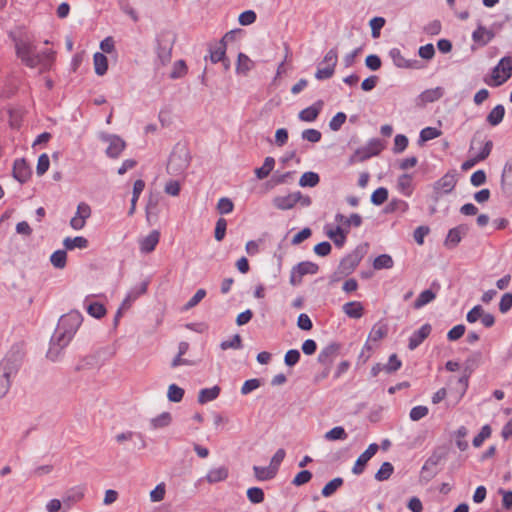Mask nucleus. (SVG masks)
Masks as SVG:
<instances>
[{
	"instance_id": "51",
	"label": "nucleus",
	"mask_w": 512,
	"mask_h": 512,
	"mask_svg": "<svg viewBox=\"0 0 512 512\" xmlns=\"http://www.w3.org/2000/svg\"><path fill=\"white\" fill-rule=\"evenodd\" d=\"M184 393V389L176 384H171L168 387L167 397L169 401L178 403L183 399Z\"/></svg>"
},
{
	"instance_id": "19",
	"label": "nucleus",
	"mask_w": 512,
	"mask_h": 512,
	"mask_svg": "<svg viewBox=\"0 0 512 512\" xmlns=\"http://www.w3.org/2000/svg\"><path fill=\"white\" fill-rule=\"evenodd\" d=\"M32 175L31 167L24 158L16 159L13 165V177L20 183H25Z\"/></svg>"
},
{
	"instance_id": "59",
	"label": "nucleus",
	"mask_w": 512,
	"mask_h": 512,
	"mask_svg": "<svg viewBox=\"0 0 512 512\" xmlns=\"http://www.w3.org/2000/svg\"><path fill=\"white\" fill-rule=\"evenodd\" d=\"M491 435V427L484 425L480 432L473 438L472 444L474 447H480L483 442Z\"/></svg>"
},
{
	"instance_id": "32",
	"label": "nucleus",
	"mask_w": 512,
	"mask_h": 512,
	"mask_svg": "<svg viewBox=\"0 0 512 512\" xmlns=\"http://www.w3.org/2000/svg\"><path fill=\"white\" fill-rule=\"evenodd\" d=\"M477 143L481 144L482 146L476 157L479 161H483L490 155L493 148V142L491 140H486L485 142L478 141L475 137L471 142L470 151L475 148Z\"/></svg>"
},
{
	"instance_id": "33",
	"label": "nucleus",
	"mask_w": 512,
	"mask_h": 512,
	"mask_svg": "<svg viewBox=\"0 0 512 512\" xmlns=\"http://www.w3.org/2000/svg\"><path fill=\"white\" fill-rule=\"evenodd\" d=\"M504 115V106L502 104H498L489 112L486 117V121L492 126H497L502 122Z\"/></svg>"
},
{
	"instance_id": "28",
	"label": "nucleus",
	"mask_w": 512,
	"mask_h": 512,
	"mask_svg": "<svg viewBox=\"0 0 512 512\" xmlns=\"http://www.w3.org/2000/svg\"><path fill=\"white\" fill-rule=\"evenodd\" d=\"M343 312L349 317L353 319H359L363 316L364 307L361 302L351 301L347 302L342 307Z\"/></svg>"
},
{
	"instance_id": "15",
	"label": "nucleus",
	"mask_w": 512,
	"mask_h": 512,
	"mask_svg": "<svg viewBox=\"0 0 512 512\" xmlns=\"http://www.w3.org/2000/svg\"><path fill=\"white\" fill-rule=\"evenodd\" d=\"M468 227L464 224H460L448 231L445 238L444 245L448 249H454L462 240V236L466 235Z\"/></svg>"
},
{
	"instance_id": "44",
	"label": "nucleus",
	"mask_w": 512,
	"mask_h": 512,
	"mask_svg": "<svg viewBox=\"0 0 512 512\" xmlns=\"http://www.w3.org/2000/svg\"><path fill=\"white\" fill-rule=\"evenodd\" d=\"M343 483L344 480L341 477L332 479L322 488V496L326 498L332 496L337 491V489L343 485Z\"/></svg>"
},
{
	"instance_id": "54",
	"label": "nucleus",
	"mask_w": 512,
	"mask_h": 512,
	"mask_svg": "<svg viewBox=\"0 0 512 512\" xmlns=\"http://www.w3.org/2000/svg\"><path fill=\"white\" fill-rule=\"evenodd\" d=\"M371 157H373L372 153H370L365 146L360 147L351 155L349 163L363 162Z\"/></svg>"
},
{
	"instance_id": "35",
	"label": "nucleus",
	"mask_w": 512,
	"mask_h": 512,
	"mask_svg": "<svg viewBox=\"0 0 512 512\" xmlns=\"http://www.w3.org/2000/svg\"><path fill=\"white\" fill-rule=\"evenodd\" d=\"M275 166V159L271 156L265 158L261 167L255 169V175L258 179L262 180L269 176Z\"/></svg>"
},
{
	"instance_id": "61",
	"label": "nucleus",
	"mask_w": 512,
	"mask_h": 512,
	"mask_svg": "<svg viewBox=\"0 0 512 512\" xmlns=\"http://www.w3.org/2000/svg\"><path fill=\"white\" fill-rule=\"evenodd\" d=\"M347 116L344 112L336 113L329 122V128L332 131H338L345 123Z\"/></svg>"
},
{
	"instance_id": "57",
	"label": "nucleus",
	"mask_w": 512,
	"mask_h": 512,
	"mask_svg": "<svg viewBox=\"0 0 512 512\" xmlns=\"http://www.w3.org/2000/svg\"><path fill=\"white\" fill-rule=\"evenodd\" d=\"M386 20L383 17H374L370 20L369 25L371 27V35L373 38L380 36V31L384 27Z\"/></svg>"
},
{
	"instance_id": "26",
	"label": "nucleus",
	"mask_w": 512,
	"mask_h": 512,
	"mask_svg": "<svg viewBox=\"0 0 512 512\" xmlns=\"http://www.w3.org/2000/svg\"><path fill=\"white\" fill-rule=\"evenodd\" d=\"M322 105L323 102L319 100L315 104L301 110L298 114L299 119L304 122L315 121L321 111Z\"/></svg>"
},
{
	"instance_id": "11",
	"label": "nucleus",
	"mask_w": 512,
	"mask_h": 512,
	"mask_svg": "<svg viewBox=\"0 0 512 512\" xmlns=\"http://www.w3.org/2000/svg\"><path fill=\"white\" fill-rule=\"evenodd\" d=\"M457 181L456 170H450L433 183V189L448 195L455 189Z\"/></svg>"
},
{
	"instance_id": "64",
	"label": "nucleus",
	"mask_w": 512,
	"mask_h": 512,
	"mask_svg": "<svg viewBox=\"0 0 512 512\" xmlns=\"http://www.w3.org/2000/svg\"><path fill=\"white\" fill-rule=\"evenodd\" d=\"M512 308V293H505L502 295L499 302V311L506 314Z\"/></svg>"
},
{
	"instance_id": "50",
	"label": "nucleus",
	"mask_w": 512,
	"mask_h": 512,
	"mask_svg": "<svg viewBox=\"0 0 512 512\" xmlns=\"http://www.w3.org/2000/svg\"><path fill=\"white\" fill-rule=\"evenodd\" d=\"M441 135V131L435 127H425L420 131L419 142L424 143Z\"/></svg>"
},
{
	"instance_id": "48",
	"label": "nucleus",
	"mask_w": 512,
	"mask_h": 512,
	"mask_svg": "<svg viewBox=\"0 0 512 512\" xmlns=\"http://www.w3.org/2000/svg\"><path fill=\"white\" fill-rule=\"evenodd\" d=\"M133 437H137L138 439H141V446H138L139 450L146 448V442L141 433L127 431V432L117 434L115 438L118 443H122L123 441L132 440Z\"/></svg>"
},
{
	"instance_id": "1",
	"label": "nucleus",
	"mask_w": 512,
	"mask_h": 512,
	"mask_svg": "<svg viewBox=\"0 0 512 512\" xmlns=\"http://www.w3.org/2000/svg\"><path fill=\"white\" fill-rule=\"evenodd\" d=\"M20 365V360L15 355L7 356L0 362V398L9 392L12 379L17 375Z\"/></svg>"
},
{
	"instance_id": "46",
	"label": "nucleus",
	"mask_w": 512,
	"mask_h": 512,
	"mask_svg": "<svg viewBox=\"0 0 512 512\" xmlns=\"http://www.w3.org/2000/svg\"><path fill=\"white\" fill-rule=\"evenodd\" d=\"M347 437L348 434L342 426L333 427L324 435V438L328 441L345 440Z\"/></svg>"
},
{
	"instance_id": "4",
	"label": "nucleus",
	"mask_w": 512,
	"mask_h": 512,
	"mask_svg": "<svg viewBox=\"0 0 512 512\" xmlns=\"http://www.w3.org/2000/svg\"><path fill=\"white\" fill-rule=\"evenodd\" d=\"M73 338L68 336L66 332L59 330L56 327L50 339L49 349L47 351V358L51 361H56L61 355L63 349L68 346Z\"/></svg>"
},
{
	"instance_id": "60",
	"label": "nucleus",
	"mask_w": 512,
	"mask_h": 512,
	"mask_svg": "<svg viewBox=\"0 0 512 512\" xmlns=\"http://www.w3.org/2000/svg\"><path fill=\"white\" fill-rule=\"evenodd\" d=\"M418 55L420 58L426 61H430L435 56V48L432 43L420 46L418 49Z\"/></svg>"
},
{
	"instance_id": "45",
	"label": "nucleus",
	"mask_w": 512,
	"mask_h": 512,
	"mask_svg": "<svg viewBox=\"0 0 512 512\" xmlns=\"http://www.w3.org/2000/svg\"><path fill=\"white\" fill-rule=\"evenodd\" d=\"M394 265L392 257L388 254H381L374 259L373 268L375 270L391 269Z\"/></svg>"
},
{
	"instance_id": "62",
	"label": "nucleus",
	"mask_w": 512,
	"mask_h": 512,
	"mask_svg": "<svg viewBox=\"0 0 512 512\" xmlns=\"http://www.w3.org/2000/svg\"><path fill=\"white\" fill-rule=\"evenodd\" d=\"M402 366L401 360L396 354L389 357L388 363L384 365V371L388 374L398 371Z\"/></svg>"
},
{
	"instance_id": "31",
	"label": "nucleus",
	"mask_w": 512,
	"mask_h": 512,
	"mask_svg": "<svg viewBox=\"0 0 512 512\" xmlns=\"http://www.w3.org/2000/svg\"><path fill=\"white\" fill-rule=\"evenodd\" d=\"M220 394V387L215 385L211 388H204L199 391L198 402L205 404L207 402L215 400Z\"/></svg>"
},
{
	"instance_id": "41",
	"label": "nucleus",
	"mask_w": 512,
	"mask_h": 512,
	"mask_svg": "<svg viewBox=\"0 0 512 512\" xmlns=\"http://www.w3.org/2000/svg\"><path fill=\"white\" fill-rule=\"evenodd\" d=\"M254 475L259 481L271 480L276 476V472L270 467L254 466Z\"/></svg>"
},
{
	"instance_id": "29",
	"label": "nucleus",
	"mask_w": 512,
	"mask_h": 512,
	"mask_svg": "<svg viewBox=\"0 0 512 512\" xmlns=\"http://www.w3.org/2000/svg\"><path fill=\"white\" fill-rule=\"evenodd\" d=\"M63 246L66 250H74L75 248L86 249L89 246V241L83 236H76L74 238L66 237L63 240Z\"/></svg>"
},
{
	"instance_id": "63",
	"label": "nucleus",
	"mask_w": 512,
	"mask_h": 512,
	"mask_svg": "<svg viewBox=\"0 0 512 512\" xmlns=\"http://www.w3.org/2000/svg\"><path fill=\"white\" fill-rule=\"evenodd\" d=\"M300 357V352L297 349H290L284 356V363L288 367H293L299 362Z\"/></svg>"
},
{
	"instance_id": "23",
	"label": "nucleus",
	"mask_w": 512,
	"mask_h": 512,
	"mask_svg": "<svg viewBox=\"0 0 512 512\" xmlns=\"http://www.w3.org/2000/svg\"><path fill=\"white\" fill-rule=\"evenodd\" d=\"M495 34L493 31L487 29L486 27L479 25L477 29H475L472 33V40L474 44L479 47L486 46L492 39Z\"/></svg>"
},
{
	"instance_id": "30",
	"label": "nucleus",
	"mask_w": 512,
	"mask_h": 512,
	"mask_svg": "<svg viewBox=\"0 0 512 512\" xmlns=\"http://www.w3.org/2000/svg\"><path fill=\"white\" fill-rule=\"evenodd\" d=\"M228 474H229L228 468L225 467V466H221V467H217V468H212L207 473L206 480L209 483L221 482V481H224V480L227 479Z\"/></svg>"
},
{
	"instance_id": "42",
	"label": "nucleus",
	"mask_w": 512,
	"mask_h": 512,
	"mask_svg": "<svg viewBox=\"0 0 512 512\" xmlns=\"http://www.w3.org/2000/svg\"><path fill=\"white\" fill-rule=\"evenodd\" d=\"M409 210V204L399 198H393L388 203V205L385 208L386 213H394L396 211H400L402 213H405Z\"/></svg>"
},
{
	"instance_id": "20",
	"label": "nucleus",
	"mask_w": 512,
	"mask_h": 512,
	"mask_svg": "<svg viewBox=\"0 0 512 512\" xmlns=\"http://www.w3.org/2000/svg\"><path fill=\"white\" fill-rule=\"evenodd\" d=\"M432 327L429 323L422 325L418 330L414 331L409 337L408 348L415 350L430 335Z\"/></svg>"
},
{
	"instance_id": "17",
	"label": "nucleus",
	"mask_w": 512,
	"mask_h": 512,
	"mask_svg": "<svg viewBox=\"0 0 512 512\" xmlns=\"http://www.w3.org/2000/svg\"><path fill=\"white\" fill-rule=\"evenodd\" d=\"M300 199V191L290 193L286 196H276L273 198V206L279 210L285 211L295 207Z\"/></svg>"
},
{
	"instance_id": "12",
	"label": "nucleus",
	"mask_w": 512,
	"mask_h": 512,
	"mask_svg": "<svg viewBox=\"0 0 512 512\" xmlns=\"http://www.w3.org/2000/svg\"><path fill=\"white\" fill-rule=\"evenodd\" d=\"M32 60H34L35 64L29 65V68L40 67V72L48 71L55 61V52L51 49H46L39 53L35 51Z\"/></svg>"
},
{
	"instance_id": "38",
	"label": "nucleus",
	"mask_w": 512,
	"mask_h": 512,
	"mask_svg": "<svg viewBox=\"0 0 512 512\" xmlns=\"http://www.w3.org/2000/svg\"><path fill=\"white\" fill-rule=\"evenodd\" d=\"M320 177L316 172L308 171L302 174L299 180L301 187H315L319 184Z\"/></svg>"
},
{
	"instance_id": "22",
	"label": "nucleus",
	"mask_w": 512,
	"mask_h": 512,
	"mask_svg": "<svg viewBox=\"0 0 512 512\" xmlns=\"http://www.w3.org/2000/svg\"><path fill=\"white\" fill-rule=\"evenodd\" d=\"M396 189L405 197H410L415 189L411 174L404 173L397 178Z\"/></svg>"
},
{
	"instance_id": "49",
	"label": "nucleus",
	"mask_w": 512,
	"mask_h": 512,
	"mask_svg": "<svg viewBox=\"0 0 512 512\" xmlns=\"http://www.w3.org/2000/svg\"><path fill=\"white\" fill-rule=\"evenodd\" d=\"M482 358L481 352H475L471 354L464 363V372L471 374L474 369L479 365Z\"/></svg>"
},
{
	"instance_id": "2",
	"label": "nucleus",
	"mask_w": 512,
	"mask_h": 512,
	"mask_svg": "<svg viewBox=\"0 0 512 512\" xmlns=\"http://www.w3.org/2000/svg\"><path fill=\"white\" fill-rule=\"evenodd\" d=\"M366 247L367 244L357 246L351 253L341 259L333 281L339 279L336 275L348 276L356 269L366 253Z\"/></svg>"
},
{
	"instance_id": "6",
	"label": "nucleus",
	"mask_w": 512,
	"mask_h": 512,
	"mask_svg": "<svg viewBox=\"0 0 512 512\" xmlns=\"http://www.w3.org/2000/svg\"><path fill=\"white\" fill-rule=\"evenodd\" d=\"M14 41L16 55L22 61V63L27 67H29V65L35 64V62H33L34 60H32L36 50L35 45L32 42L23 39L15 38Z\"/></svg>"
},
{
	"instance_id": "27",
	"label": "nucleus",
	"mask_w": 512,
	"mask_h": 512,
	"mask_svg": "<svg viewBox=\"0 0 512 512\" xmlns=\"http://www.w3.org/2000/svg\"><path fill=\"white\" fill-rule=\"evenodd\" d=\"M501 187L504 194L512 196V162L504 165L501 176Z\"/></svg>"
},
{
	"instance_id": "9",
	"label": "nucleus",
	"mask_w": 512,
	"mask_h": 512,
	"mask_svg": "<svg viewBox=\"0 0 512 512\" xmlns=\"http://www.w3.org/2000/svg\"><path fill=\"white\" fill-rule=\"evenodd\" d=\"M189 165V152L188 150L179 145L175 148L169 158L168 169H173L174 171H182L186 169Z\"/></svg>"
},
{
	"instance_id": "25",
	"label": "nucleus",
	"mask_w": 512,
	"mask_h": 512,
	"mask_svg": "<svg viewBox=\"0 0 512 512\" xmlns=\"http://www.w3.org/2000/svg\"><path fill=\"white\" fill-rule=\"evenodd\" d=\"M84 496L83 489L73 487L69 489L62 497V503L65 510L70 509L75 503L79 502Z\"/></svg>"
},
{
	"instance_id": "36",
	"label": "nucleus",
	"mask_w": 512,
	"mask_h": 512,
	"mask_svg": "<svg viewBox=\"0 0 512 512\" xmlns=\"http://www.w3.org/2000/svg\"><path fill=\"white\" fill-rule=\"evenodd\" d=\"M172 422V416L169 412H163L160 415L152 418L150 420V427L151 429H159V428H165L169 426Z\"/></svg>"
},
{
	"instance_id": "40",
	"label": "nucleus",
	"mask_w": 512,
	"mask_h": 512,
	"mask_svg": "<svg viewBox=\"0 0 512 512\" xmlns=\"http://www.w3.org/2000/svg\"><path fill=\"white\" fill-rule=\"evenodd\" d=\"M348 231L342 229L341 226H337L334 230H330L327 232V236L333 240L334 244L337 247H342L346 242V233Z\"/></svg>"
},
{
	"instance_id": "43",
	"label": "nucleus",
	"mask_w": 512,
	"mask_h": 512,
	"mask_svg": "<svg viewBox=\"0 0 512 512\" xmlns=\"http://www.w3.org/2000/svg\"><path fill=\"white\" fill-rule=\"evenodd\" d=\"M296 272H299L300 276H304L307 274L314 275L318 272L319 266L311 261H303L295 265Z\"/></svg>"
},
{
	"instance_id": "5",
	"label": "nucleus",
	"mask_w": 512,
	"mask_h": 512,
	"mask_svg": "<svg viewBox=\"0 0 512 512\" xmlns=\"http://www.w3.org/2000/svg\"><path fill=\"white\" fill-rule=\"evenodd\" d=\"M83 321L82 314L76 310L62 315L58 321L57 327L59 330L66 332L70 337H74Z\"/></svg>"
},
{
	"instance_id": "8",
	"label": "nucleus",
	"mask_w": 512,
	"mask_h": 512,
	"mask_svg": "<svg viewBox=\"0 0 512 512\" xmlns=\"http://www.w3.org/2000/svg\"><path fill=\"white\" fill-rule=\"evenodd\" d=\"M389 56L392 59L393 64L398 68L413 69V70H421V69L425 68V65L423 64V62L418 59H415V58L414 59H406L402 55L400 49H398V48H392L389 51Z\"/></svg>"
},
{
	"instance_id": "24",
	"label": "nucleus",
	"mask_w": 512,
	"mask_h": 512,
	"mask_svg": "<svg viewBox=\"0 0 512 512\" xmlns=\"http://www.w3.org/2000/svg\"><path fill=\"white\" fill-rule=\"evenodd\" d=\"M159 239H160L159 231H157V230L151 231L149 233V235H147L146 237H144L143 239L140 240V242H139L140 251L145 254L151 253L152 251L155 250L157 244L159 243Z\"/></svg>"
},
{
	"instance_id": "7",
	"label": "nucleus",
	"mask_w": 512,
	"mask_h": 512,
	"mask_svg": "<svg viewBox=\"0 0 512 512\" xmlns=\"http://www.w3.org/2000/svg\"><path fill=\"white\" fill-rule=\"evenodd\" d=\"M512 74V57L505 56L500 59L499 63L494 67L492 78L495 85L499 86L506 82Z\"/></svg>"
},
{
	"instance_id": "47",
	"label": "nucleus",
	"mask_w": 512,
	"mask_h": 512,
	"mask_svg": "<svg viewBox=\"0 0 512 512\" xmlns=\"http://www.w3.org/2000/svg\"><path fill=\"white\" fill-rule=\"evenodd\" d=\"M394 472V467L390 462H384L375 474L377 481L388 480Z\"/></svg>"
},
{
	"instance_id": "55",
	"label": "nucleus",
	"mask_w": 512,
	"mask_h": 512,
	"mask_svg": "<svg viewBox=\"0 0 512 512\" xmlns=\"http://www.w3.org/2000/svg\"><path fill=\"white\" fill-rule=\"evenodd\" d=\"M252 68V61L244 53L238 54L236 70L238 73H246Z\"/></svg>"
},
{
	"instance_id": "56",
	"label": "nucleus",
	"mask_w": 512,
	"mask_h": 512,
	"mask_svg": "<svg viewBox=\"0 0 512 512\" xmlns=\"http://www.w3.org/2000/svg\"><path fill=\"white\" fill-rule=\"evenodd\" d=\"M247 498L253 504H259L264 501V492L259 487H251L247 490Z\"/></svg>"
},
{
	"instance_id": "18",
	"label": "nucleus",
	"mask_w": 512,
	"mask_h": 512,
	"mask_svg": "<svg viewBox=\"0 0 512 512\" xmlns=\"http://www.w3.org/2000/svg\"><path fill=\"white\" fill-rule=\"evenodd\" d=\"M439 290L440 284L437 281H433L430 289H426L419 294L417 299L414 301L413 307L415 309H420L429 304L436 298V294Z\"/></svg>"
},
{
	"instance_id": "58",
	"label": "nucleus",
	"mask_w": 512,
	"mask_h": 512,
	"mask_svg": "<svg viewBox=\"0 0 512 512\" xmlns=\"http://www.w3.org/2000/svg\"><path fill=\"white\" fill-rule=\"evenodd\" d=\"M187 73V65L184 60H178L174 63L173 69L170 73L171 79H178Z\"/></svg>"
},
{
	"instance_id": "13",
	"label": "nucleus",
	"mask_w": 512,
	"mask_h": 512,
	"mask_svg": "<svg viewBox=\"0 0 512 512\" xmlns=\"http://www.w3.org/2000/svg\"><path fill=\"white\" fill-rule=\"evenodd\" d=\"M204 59L207 60L208 56H205ZM209 59L212 63L222 62L225 69L229 68V61L226 58V44H224V41H218L209 45Z\"/></svg>"
},
{
	"instance_id": "34",
	"label": "nucleus",
	"mask_w": 512,
	"mask_h": 512,
	"mask_svg": "<svg viewBox=\"0 0 512 512\" xmlns=\"http://www.w3.org/2000/svg\"><path fill=\"white\" fill-rule=\"evenodd\" d=\"M85 304H86V310H87V313L96 318V319H101L102 317L105 316L106 314V308L105 306L100 303V302H88V300L86 299L85 300Z\"/></svg>"
},
{
	"instance_id": "21",
	"label": "nucleus",
	"mask_w": 512,
	"mask_h": 512,
	"mask_svg": "<svg viewBox=\"0 0 512 512\" xmlns=\"http://www.w3.org/2000/svg\"><path fill=\"white\" fill-rule=\"evenodd\" d=\"M444 95V89L442 87H435L431 89H426L422 93H420L416 99L418 106H424L427 103H432Z\"/></svg>"
},
{
	"instance_id": "14",
	"label": "nucleus",
	"mask_w": 512,
	"mask_h": 512,
	"mask_svg": "<svg viewBox=\"0 0 512 512\" xmlns=\"http://www.w3.org/2000/svg\"><path fill=\"white\" fill-rule=\"evenodd\" d=\"M378 449V444H370L368 448L357 458L354 466L352 467V473L355 475L362 474L367 462L377 453Z\"/></svg>"
},
{
	"instance_id": "3",
	"label": "nucleus",
	"mask_w": 512,
	"mask_h": 512,
	"mask_svg": "<svg viewBox=\"0 0 512 512\" xmlns=\"http://www.w3.org/2000/svg\"><path fill=\"white\" fill-rule=\"evenodd\" d=\"M156 42L157 60L164 66L171 61L175 37L171 32L163 31L157 36Z\"/></svg>"
},
{
	"instance_id": "10",
	"label": "nucleus",
	"mask_w": 512,
	"mask_h": 512,
	"mask_svg": "<svg viewBox=\"0 0 512 512\" xmlns=\"http://www.w3.org/2000/svg\"><path fill=\"white\" fill-rule=\"evenodd\" d=\"M101 140L109 144L106 155L113 159L118 158L126 146L125 141L114 134H104Z\"/></svg>"
},
{
	"instance_id": "16",
	"label": "nucleus",
	"mask_w": 512,
	"mask_h": 512,
	"mask_svg": "<svg viewBox=\"0 0 512 512\" xmlns=\"http://www.w3.org/2000/svg\"><path fill=\"white\" fill-rule=\"evenodd\" d=\"M339 350L340 345L338 343L328 344L319 352L317 358L318 362L323 366H331L336 357L338 356Z\"/></svg>"
},
{
	"instance_id": "37",
	"label": "nucleus",
	"mask_w": 512,
	"mask_h": 512,
	"mask_svg": "<svg viewBox=\"0 0 512 512\" xmlns=\"http://www.w3.org/2000/svg\"><path fill=\"white\" fill-rule=\"evenodd\" d=\"M95 73L99 76L104 75L108 69L107 57L100 52H96L93 56Z\"/></svg>"
},
{
	"instance_id": "53",
	"label": "nucleus",
	"mask_w": 512,
	"mask_h": 512,
	"mask_svg": "<svg viewBox=\"0 0 512 512\" xmlns=\"http://www.w3.org/2000/svg\"><path fill=\"white\" fill-rule=\"evenodd\" d=\"M388 199V190L385 187L377 188L371 195V202L376 206L382 205Z\"/></svg>"
},
{
	"instance_id": "52",
	"label": "nucleus",
	"mask_w": 512,
	"mask_h": 512,
	"mask_svg": "<svg viewBox=\"0 0 512 512\" xmlns=\"http://www.w3.org/2000/svg\"><path fill=\"white\" fill-rule=\"evenodd\" d=\"M243 347L242 345V338L239 334H235L233 335V337L231 339H228V340H224L220 343V348L222 350H227V349H241Z\"/></svg>"
},
{
	"instance_id": "39",
	"label": "nucleus",
	"mask_w": 512,
	"mask_h": 512,
	"mask_svg": "<svg viewBox=\"0 0 512 512\" xmlns=\"http://www.w3.org/2000/svg\"><path fill=\"white\" fill-rule=\"evenodd\" d=\"M50 262L51 264L57 268V269H63L66 267L67 264V253L66 249L62 250H56L52 253L50 256Z\"/></svg>"
}]
</instances>
